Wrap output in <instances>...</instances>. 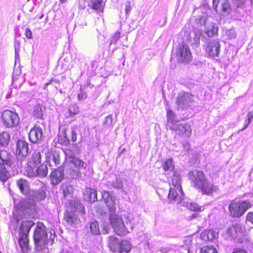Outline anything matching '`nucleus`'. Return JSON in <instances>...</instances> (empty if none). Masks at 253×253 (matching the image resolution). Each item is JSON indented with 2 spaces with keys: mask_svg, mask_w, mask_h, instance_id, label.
Returning a JSON list of instances; mask_svg holds the SVG:
<instances>
[{
  "mask_svg": "<svg viewBox=\"0 0 253 253\" xmlns=\"http://www.w3.org/2000/svg\"><path fill=\"white\" fill-rule=\"evenodd\" d=\"M64 154L65 155V159L68 163L73 161L76 157L75 155L79 153V148L78 146L74 144L72 145L69 148H65L63 149Z\"/></svg>",
  "mask_w": 253,
  "mask_h": 253,
  "instance_id": "obj_19",
  "label": "nucleus"
},
{
  "mask_svg": "<svg viewBox=\"0 0 253 253\" xmlns=\"http://www.w3.org/2000/svg\"><path fill=\"white\" fill-rule=\"evenodd\" d=\"M41 160L42 156L40 152L35 151L33 154L28 163L30 165L37 167V166L41 164Z\"/></svg>",
  "mask_w": 253,
  "mask_h": 253,
  "instance_id": "obj_30",
  "label": "nucleus"
},
{
  "mask_svg": "<svg viewBox=\"0 0 253 253\" xmlns=\"http://www.w3.org/2000/svg\"><path fill=\"white\" fill-rule=\"evenodd\" d=\"M77 130L78 127L75 126L63 128L62 129L60 128L61 136L64 138V142H62V143L68 145L70 144V141L73 142H76L77 140Z\"/></svg>",
  "mask_w": 253,
  "mask_h": 253,
  "instance_id": "obj_10",
  "label": "nucleus"
},
{
  "mask_svg": "<svg viewBox=\"0 0 253 253\" xmlns=\"http://www.w3.org/2000/svg\"><path fill=\"white\" fill-rule=\"evenodd\" d=\"M170 249L169 247H161L160 248V251L163 253H166L170 251Z\"/></svg>",
  "mask_w": 253,
  "mask_h": 253,
  "instance_id": "obj_62",
  "label": "nucleus"
},
{
  "mask_svg": "<svg viewBox=\"0 0 253 253\" xmlns=\"http://www.w3.org/2000/svg\"><path fill=\"white\" fill-rule=\"evenodd\" d=\"M125 11L126 15H127L129 13L131 10V2L129 0H127L125 2Z\"/></svg>",
  "mask_w": 253,
  "mask_h": 253,
  "instance_id": "obj_56",
  "label": "nucleus"
},
{
  "mask_svg": "<svg viewBox=\"0 0 253 253\" xmlns=\"http://www.w3.org/2000/svg\"><path fill=\"white\" fill-rule=\"evenodd\" d=\"M176 55L181 62L189 63L192 60V54L188 45L183 42L178 46Z\"/></svg>",
  "mask_w": 253,
  "mask_h": 253,
  "instance_id": "obj_12",
  "label": "nucleus"
},
{
  "mask_svg": "<svg viewBox=\"0 0 253 253\" xmlns=\"http://www.w3.org/2000/svg\"><path fill=\"white\" fill-rule=\"evenodd\" d=\"M89 227L90 231L92 234L95 235H98L100 234V231L97 221H94L91 222Z\"/></svg>",
  "mask_w": 253,
  "mask_h": 253,
  "instance_id": "obj_43",
  "label": "nucleus"
},
{
  "mask_svg": "<svg viewBox=\"0 0 253 253\" xmlns=\"http://www.w3.org/2000/svg\"><path fill=\"white\" fill-rule=\"evenodd\" d=\"M240 8L233 6L232 13L230 14L231 18L235 20L241 21L243 17V12L241 11Z\"/></svg>",
  "mask_w": 253,
  "mask_h": 253,
  "instance_id": "obj_36",
  "label": "nucleus"
},
{
  "mask_svg": "<svg viewBox=\"0 0 253 253\" xmlns=\"http://www.w3.org/2000/svg\"><path fill=\"white\" fill-rule=\"evenodd\" d=\"M251 207V204L249 201L232 202L229 206V210L232 216L238 217L243 215Z\"/></svg>",
  "mask_w": 253,
  "mask_h": 253,
  "instance_id": "obj_8",
  "label": "nucleus"
},
{
  "mask_svg": "<svg viewBox=\"0 0 253 253\" xmlns=\"http://www.w3.org/2000/svg\"><path fill=\"white\" fill-rule=\"evenodd\" d=\"M247 119L245 120L244 122V127L240 129L239 131H243L245 129H246L249 125L250 124V123L252 122V121L253 120V111H251L247 114Z\"/></svg>",
  "mask_w": 253,
  "mask_h": 253,
  "instance_id": "obj_45",
  "label": "nucleus"
},
{
  "mask_svg": "<svg viewBox=\"0 0 253 253\" xmlns=\"http://www.w3.org/2000/svg\"><path fill=\"white\" fill-rule=\"evenodd\" d=\"M162 167L165 171H172L174 169V164L172 158L167 160L163 164Z\"/></svg>",
  "mask_w": 253,
  "mask_h": 253,
  "instance_id": "obj_41",
  "label": "nucleus"
},
{
  "mask_svg": "<svg viewBox=\"0 0 253 253\" xmlns=\"http://www.w3.org/2000/svg\"><path fill=\"white\" fill-rule=\"evenodd\" d=\"M168 123L167 126L171 129L178 122L175 120L176 116L174 113L171 110L169 109L167 111V114Z\"/></svg>",
  "mask_w": 253,
  "mask_h": 253,
  "instance_id": "obj_29",
  "label": "nucleus"
},
{
  "mask_svg": "<svg viewBox=\"0 0 253 253\" xmlns=\"http://www.w3.org/2000/svg\"><path fill=\"white\" fill-rule=\"evenodd\" d=\"M69 172V176L72 178H77L81 174L80 171L75 169H70Z\"/></svg>",
  "mask_w": 253,
  "mask_h": 253,
  "instance_id": "obj_51",
  "label": "nucleus"
},
{
  "mask_svg": "<svg viewBox=\"0 0 253 253\" xmlns=\"http://www.w3.org/2000/svg\"><path fill=\"white\" fill-rule=\"evenodd\" d=\"M12 156L5 150L0 151V165L10 167L12 164Z\"/></svg>",
  "mask_w": 253,
  "mask_h": 253,
  "instance_id": "obj_24",
  "label": "nucleus"
},
{
  "mask_svg": "<svg viewBox=\"0 0 253 253\" xmlns=\"http://www.w3.org/2000/svg\"><path fill=\"white\" fill-rule=\"evenodd\" d=\"M25 36L28 39H32V33L29 28H27L25 30Z\"/></svg>",
  "mask_w": 253,
  "mask_h": 253,
  "instance_id": "obj_60",
  "label": "nucleus"
},
{
  "mask_svg": "<svg viewBox=\"0 0 253 253\" xmlns=\"http://www.w3.org/2000/svg\"><path fill=\"white\" fill-rule=\"evenodd\" d=\"M108 238L110 248L114 252L128 253L130 251V244L127 241L124 240L120 242L116 237L110 236Z\"/></svg>",
  "mask_w": 253,
  "mask_h": 253,
  "instance_id": "obj_5",
  "label": "nucleus"
},
{
  "mask_svg": "<svg viewBox=\"0 0 253 253\" xmlns=\"http://www.w3.org/2000/svg\"><path fill=\"white\" fill-rule=\"evenodd\" d=\"M226 35L230 39H233L236 37V32L234 28L230 29L226 31Z\"/></svg>",
  "mask_w": 253,
  "mask_h": 253,
  "instance_id": "obj_52",
  "label": "nucleus"
},
{
  "mask_svg": "<svg viewBox=\"0 0 253 253\" xmlns=\"http://www.w3.org/2000/svg\"><path fill=\"white\" fill-rule=\"evenodd\" d=\"M10 140V135L7 132H3L0 134V144L2 146H7Z\"/></svg>",
  "mask_w": 253,
  "mask_h": 253,
  "instance_id": "obj_40",
  "label": "nucleus"
},
{
  "mask_svg": "<svg viewBox=\"0 0 253 253\" xmlns=\"http://www.w3.org/2000/svg\"><path fill=\"white\" fill-rule=\"evenodd\" d=\"M170 129L177 132L179 135L188 137L191 134L192 129L189 124L187 123H179L176 124Z\"/></svg>",
  "mask_w": 253,
  "mask_h": 253,
  "instance_id": "obj_15",
  "label": "nucleus"
},
{
  "mask_svg": "<svg viewBox=\"0 0 253 253\" xmlns=\"http://www.w3.org/2000/svg\"><path fill=\"white\" fill-rule=\"evenodd\" d=\"M232 253H247V252L244 249H236L234 250Z\"/></svg>",
  "mask_w": 253,
  "mask_h": 253,
  "instance_id": "obj_61",
  "label": "nucleus"
},
{
  "mask_svg": "<svg viewBox=\"0 0 253 253\" xmlns=\"http://www.w3.org/2000/svg\"><path fill=\"white\" fill-rule=\"evenodd\" d=\"M45 108L39 103L36 104L34 107L33 115L37 119H42Z\"/></svg>",
  "mask_w": 253,
  "mask_h": 253,
  "instance_id": "obj_31",
  "label": "nucleus"
},
{
  "mask_svg": "<svg viewBox=\"0 0 253 253\" xmlns=\"http://www.w3.org/2000/svg\"><path fill=\"white\" fill-rule=\"evenodd\" d=\"M200 253H217V251L212 246H206L201 248Z\"/></svg>",
  "mask_w": 253,
  "mask_h": 253,
  "instance_id": "obj_48",
  "label": "nucleus"
},
{
  "mask_svg": "<svg viewBox=\"0 0 253 253\" xmlns=\"http://www.w3.org/2000/svg\"><path fill=\"white\" fill-rule=\"evenodd\" d=\"M79 113V107L76 104H73L70 105L68 109V112L65 114V117L67 118H69L78 114Z\"/></svg>",
  "mask_w": 253,
  "mask_h": 253,
  "instance_id": "obj_37",
  "label": "nucleus"
},
{
  "mask_svg": "<svg viewBox=\"0 0 253 253\" xmlns=\"http://www.w3.org/2000/svg\"><path fill=\"white\" fill-rule=\"evenodd\" d=\"M202 35V33L200 31H196L194 32V36L193 38V41L192 43L197 46L200 43V37Z\"/></svg>",
  "mask_w": 253,
  "mask_h": 253,
  "instance_id": "obj_47",
  "label": "nucleus"
},
{
  "mask_svg": "<svg viewBox=\"0 0 253 253\" xmlns=\"http://www.w3.org/2000/svg\"><path fill=\"white\" fill-rule=\"evenodd\" d=\"M102 198L107 204L110 211L112 213L115 212L116 210L115 203L110 193L106 191L102 192Z\"/></svg>",
  "mask_w": 253,
  "mask_h": 253,
  "instance_id": "obj_22",
  "label": "nucleus"
},
{
  "mask_svg": "<svg viewBox=\"0 0 253 253\" xmlns=\"http://www.w3.org/2000/svg\"><path fill=\"white\" fill-rule=\"evenodd\" d=\"M49 233L50 237L48 238L46 227L42 222L37 223L33 235L35 249L37 251L44 250L50 241H51V244H52L55 237V231L51 230Z\"/></svg>",
  "mask_w": 253,
  "mask_h": 253,
  "instance_id": "obj_2",
  "label": "nucleus"
},
{
  "mask_svg": "<svg viewBox=\"0 0 253 253\" xmlns=\"http://www.w3.org/2000/svg\"><path fill=\"white\" fill-rule=\"evenodd\" d=\"M10 177V173L6 169V166L0 165V181L4 183Z\"/></svg>",
  "mask_w": 253,
  "mask_h": 253,
  "instance_id": "obj_34",
  "label": "nucleus"
},
{
  "mask_svg": "<svg viewBox=\"0 0 253 253\" xmlns=\"http://www.w3.org/2000/svg\"><path fill=\"white\" fill-rule=\"evenodd\" d=\"M120 32H117L114 34V35L111 37L110 41V45H112L113 44H114L117 42V41L120 39Z\"/></svg>",
  "mask_w": 253,
  "mask_h": 253,
  "instance_id": "obj_53",
  "label": "nucleus"
},
{
  "mask_svg": "<svg viewBox=\"0 0 253 253\" xmlns=\"http://www.w3.org/2000/svg\"><path fill=\"white\" fill-rule=\"evenodd\" d=\"M20 42L19 41H15V42L14 43L15 50H20Z\"/></svg>",
  "mask_w": 253,
  "mask_h": 253,
  "instance_id": "obj_63",
  "label": "nucleus"
},
{
  "mask_svg": "<svg viewBox=\"0 0 253 253\" xmlns=\"http://www.w3.org/2000/svg\"><path fill=\"white\" fill-rule=\"evenodd\" d=\"M201 237L205 241H212L217 238L218 233L212 230H208L203 232Z\"/></svg>",
  "mask_w": 253,
  "mask_h": 253,
  "instance_id": "obj_27",
  "label": "nucleus"
},
{
  "mask_svg": "<svg viewBox=\"0 0 253 253\" xmlns=\"http://www.w3.org/2000/svg\"><path fill=\"white\" fill-rule=\"evenodd\" d=\"M207 22V18L205 16H202L199 19L198 23L200 25H205Z\"/></svg>",
  "mask_w": 253,
  "mask_h": 253,
  "instance_id": "obj_59",
  "label": "nucleus"
},
{
  "mask_svg": "<svg viewBox=\"0 0 253 253\" xmlns=\"http://www.w3.org/2000/svg\"><path fill=\"white\" fill-rule=\"evenodd\" d=\"M187 208L192 211H201L203 210V207L199 206L196 203H189L187 205Z\"/></svg>",
  "mask_w": 253,
  "mask_h": 253,
  "instance_id": "obj_46",
  "label": "nucleus"
},
{
  "mask_svg": "<svg viewBox=\"0 0 253 253\" xmlns=\"http://www.w3.org/2000/svg\"><path fill=\"white\" fill-rule=\"evenodd\" d=\"M86 97L87 95L85 92L83 91L82 86H81L80 87V92L78 95V99L79 101H84L86 98Z\"/></svg>",
  "mask_w": 253,
  "mask_h": 253,
  "instance_id": "obj_54",
  "label": "nucleus"
},
{
  "mask_svg": "<svg viewBox=\"0 0 253 253\" xmlns=\"http://www.w3.org/2000/svg\"><path fill=\"white\" fill-rule=\"evenodd\" d=\"M72 187L66 184L61 185V190L65 198L71 196L72 192Z\"/></svg>",
  "mask_w": 253,
  "mask_h": 253,
  "instance_id": "obj_44",
  "label": "nucleus"
},
{
  "mask_svg": "<svg viewBox=\"0 0 253 253\" xmlns=\"http://www.w3.org/2000/svg\"><path fill=\"white\" fill-rule=\"evenodd\" d=\"M35 225L31 220L22 221L19 227L18 244L22 253H26L29 250L28 238L31 228Z\"/></svg>",
  "mask_w": 253,
  "mask_h": 253,
  "instance_id": "obj_3",
  "label": "nucleus"
},
{
  "mask_svg": "<svg viewBox=\"0 0 253 253\" xmlns=\"http://www.w3.org/2000/svg\"><path fill=\"white\" fill-rule=\"evenodd\" d=\"M109 220L110 224L117 234L125 235L128 232L123 219L119 215L111 214L109 216Z\"/></svg>",
  "mask_w": 253,
  "mask_h": 253,
  "instance_id": "obj_9",
  "label": "nucleus"
},
{
  "mask_svg": "<svg viewBox=\"0 0 253 253\" xmlns=\"http://www.w3.org/2000/svg\"><path fill=\"white\" fill-rule=\"evenodd\" d=\"M69 163L74 165L75 168L85 169L87 167V164L78 158L74 159L73 161H71Z\"/></svg>",
  "mask_w": 253,
  "mask_h": 253,
  "instance_id": "obj_39",
  "label": "nucleus"
},
{
  "mask_svg": "<svg viewBox=\"0 0 253 253\" xmlns=\"http://www.w3.org/2000/svg\"><path fill=\"white\" fill-rule=\"evenodd\" d=\"M46 161L51 166H57L60 163V152L55 149H51L46 154Z\"/></svg>",
  "mask_w": 253,
  "mask_h": 253,
  "instance_id": "obj_17",
  "label": "nucleus"
},
{
  "mask_svg": "<svg viewBox=\"0 0 253 253\" xmlns=\"http://www.w3.org/2000/svg\"><path fill=\"white\" fill-rule=\"evenodd\" d=\"M2 125L6 128H12L18 125L20 119L18 115L9 110L4 111L1 116Z\"/></svg>",
  "mask_w": 253,
  "mask_h": 253,
  "instance_id": "obj_7",
  "label": "nucleus"
},
{
  "mask_svg": "<svg viewBox=\"0 0 253 253\" xmlns=\"http://www.w3.org/2000/svg\"><path fill=\"white\" fill-rule=\"evenodd\" d=\"M37 205L34 202L24 200L21 201L18 206L17 215H15L14 220L18 224L21 218L26 216L33 217L36 213Z\"/></svg>",
  "mask_w": 253,
  "mask_h": 253,
  "instance_id": "obj_4",
  "label": "nucleus"
},
{
  "mask_svg": "<svg viewBox=\"0 0 253 253\" xmlns=\"http://www.w3.org/2000/svg\"><path fill=\"white\" fill-rule=\"evenodd\" d=\"M64 170L62 168L59 167L54 169L50 174V179L53 185L60 183L64 178Z\"/></svg>",
  "mask_w": 253,
  "mask_h": 253,
  "instance_id": "obj_21",
  "label": "nucleus"
},
{
  "mask_svg": "<svg viewBox=\"0 0 253 253\" xmlns=\"http://www.w3.org/2000/svg\"><path fill=\"white\" fill-rule=\"evenodd\" d=\"M113 122V117L111 115H108L105 118V121L103 123L104 125H106L107 126H110Z\"/></svg>",
  "mask_w": 253,
  "mask_h": 253,
  "instance_id": "obj_55",
  "label": "nucleus"
},
{
  "mask_svg": "<svg viewBox=\"0 0 253 253\" xmlns=\"http://www.w3.org/2000/svg\"><path fill=\"white\" fill-rule=\"evenodd\" d=\"M206 33L209 37H213L215 35L217 34L218 28L215 25L212 23L211 24L209 29H206Z\"/></svg>",
  "mask_w": 253,
  "mask_h": 253,
  "instance_id": "obj_42",
  "label": "nucleus"
},
{
  "mask_svg": "<svg viewBox=\"0 0 253 253\" xmlns=\"http://www.w3.org/2000/svg\"><path fill=\"white\" fill-rule=\"evenodd\" d=\"M183 197V192L182 189L178 190L176 188L170 187L168 197L169 200L174 201L178 203L181 202Z\"/></svg>",
  "mask_w": 253,
  "mask_h": 253,
  "instance_id": "obj_20",
  "label": "nucleus"
},
{
  "mask_svg": "<svg viewBox=\"0 0 253 253\" xmlns=\"http://www.w3.org/2000/svg\"><path fill=\"white\" fill-rule=\"evenodd\" d=\"M37 176L41 177H45L48 173V169L46 165L41 164L38 168L36 167Z\"/></svg>",
  "mask_w": 253,
  "mask_h": 253,
  "instance_id": "obj_38",
  "label": "nucleus"
},
{
  "mask_svg": "<svg viewBox=\"0 0 253 253\" xmlns=\"http://www.w3.org/2000/svg\"><path fill=\"white\" fill-rule=\"evenodd\" d=\"M30 153L29 144L22 140H18L16 143L15 155L18 160L25 159Z\"/></svg>",
  "mask_w": 253,
  "mask_h": 253,
  "instance_id": "obj_13",
  "label": "nucleus"
},
{
  "mask_svg": "<svg viewBox=\"0 0 253 253\" xmlns=\"http://www.w3.org/2000/svg\"><path fill=\"white\" fill-rule=\"evenodd\" d=\"M105 186L111 189L114 188L116 190H121L122 192H124L123 179L117 175L115 176V178L108 180L105 182Z\"/></svg>",
  "mask_w": 253,
  "mask_h": 253,
  "instance_id": "obj_18",
  "label": "nucleus"
},
{
  "mask_svg": "<svg viewBox=\"0 0 253 253\" xmlns=\"http://www.w3.org/2000/svg\"><path fill=\"white\" fill-rule=\"evenodd\" d=\"M182 145L184 146L186 151H187L189 149L190 146L187 142H183L182 143Z\"/></svg>",
  "mask_w": 253,
  "mask_h": 253,
  "instance_id": "obj_64",
  "label": "nucleus"
},
{
  "mask_svg": "<svg viewBox=\"0 0 253 253\" xmlns=\"http://www.w3.org/2000/svg\"><path fill=\"white\" fill-rule=\"evenodd\" d=\"M232 7L229 0H221L220 2L219 10L227 15H230L232 13Z\"/></svg>",
  "mask_w": 253,
  "mask_h": 253,
  "instance_id": "obj_28",
  "label": "nucleus"
},
{
  "mask_svg": "<svg viewBox=\"0 0 253 253\" xmlns=\"http://www.w3.org/2000/svg\"><path fill=\"white\" fill-rule=\"evenodd\" d=\"M85 200L90 203H94L97 201V191L91 188H86L84 192Z\"/></svg>",
  "mask_w": 253,
  "mask_h": 253,
  "instance_id": "obj_23",
  "label": "nucleus"
},
{
  "mask_svg": "<svg viewBox=\"0 0 253 253\" xmlns=\"http://www.w3.org/2000/svg\"><path fill=\"white\" fill-rule=\"evenodd\" d=\"M221 0H212V7L216 12H218V4L220 5Z\"/></svg>",
  "mask_w": 253,
  "mask_h": 253,
  "instance_id": "obj_57",
  "label": "nucleus"
},
{
  "mask_svg": "<svg viewBox=\"0 0 253 253\" xmlns=\"http://www.w3.org/2000/svg\"><path fill=\"white\" fill-rule=\"evenodd\" d=\"M246 220L253 224V211L249 212L246 216Z\"/></svg>",
  "mask_w": 253,
  "mask_h": 253,
  "instance_id": "obj_58",
  "label": "nucleus"
},
{
  "mask_svg": "<svg viewBox=\"0 0 253 253\" xmlns=\"http://www.w3.org/2000/svg\"><path fill=\"white\" fill-rule=\"evenodd\" d=\"M64 219L68 223L71 225L77 223L78 218L75 213L73 212L66 211L64 214Z\"/></svg>",
  "mask_w": 253,
  "mask_h": 253,
  "instance_id": "obj_35",
  "label": "nucleus"
},
{
  "mask_svg": "<svg viewBox=\"0 0 253 253\" xmlns=\"http://www.w3.org/2000/svg\"><path fill=\"white\" fill-rule=\"evenodd\" d=\"M233 6L243 9L246 3L245 0H231Z\"/></svg>",
  "mask_w": 253,
  "mask_h": 253,
  "instance_id": "obj_49",
  "label": "nucleus"
},
{
  "mask_svg": "<svg viewBox=\"0 0 253 253\" xmlns=\"http://www.w3.org/2000/svg\"><path fill=\"white\" fill-rule=\"evenodd\" d=\"M239 228L237 225H233L232 227L229 228L227 230V233L233 237H235L237 234Z\"/></svg>",
  "mask_w": 253,
  "mask_h": 253,
  "instance_id": "obj_50",
  "label": "nucleus"
},
{
  "mask_svg": "<svg viewBox=\"0 0 253 253\" xmlns=\"http://www.w3.org/2000/svg\"><path fill=\"white\" fill-rule=\"evenodd\" d=\"M171 184L172 185L170 187L176 188L178 190L182 189L180 175L176 171L173 172V175L171 180Z\"/></svg>",
  "mask_w": 253,
  "mask_h": 253,
  "instance_id": "obj_32",
  "label": "nucleus"
},
{
  "mask_svg": "<svg viewBox=\"0 0 253 253\" xmlns=\"http://www.w3.org/2000/svg\"><path fill=\"white\" fill-rule=\"evenodd\" d=\"M88 4L91 8L95 10L97 12H102L104 6V2L102 0H89Z\"/></svg>",
  "mask_w": 253,
  "mask_h": 253,
  "instance_id": "obj_26",
  "label": "nucleus"
},
{
  "mask_svg": "<svg viewBox=\"0 0 253 253\" xmlns=\"http://www.w3.org/2000/svg\"><path fill=\"white\" fill-rule=\"evenodd\" d=\"M43 131L41 127L35 125L29 133L30 141L33 143H37L41 142L43 139Z\"/></svg>",
  "mask_w": 253,
  "mask_h": 253,
  "instance_id": "obj_16",
  "label": "nucleus"
},
{
  "mask_svg": "<svg viewBox=\"0 0 253 253\" xmlns=\"http://www.w3.org/2000/svg\"><path fill=\"white\" fill-rule=\"evenodd\" d=\"M188 176L191 185L203 194L211 195L217 189L213 181L210 180L202 170H191L188 173Z\"/></svg>",
  "mask_w": 253,
  "mask_h": 253,
  "instance_id": "obj_1",
  "label": "nucleus"
},
{
  "mask_svg": "<svg viewBox=\"0 0 253 253\" xmlns=\"http://www.w3.org/2000/svg\"><path fill=\"white\" fill-rule=\"evenodd\" d=\"M194 101V97L193 94L189 92L183 91L178 93L175 103L177 110H183L189 107Z\"/></svg>",
  "mask_w": 253,
  "mask_h": 253,
  "instance_id": "obj_6",
  "label": "nucleus"
},
{
  "mask_svg": "<svg viewBox=\"0 0 253 253\" xmlns=\"http://www.w3.org/2000/svg\"><path fill=\"white\" fill-rule=\"evenodd\" d=\"M16 184L20 192L27 196L31 190L29 182L25 179L20 178L17 180Z\"/></svg>",
  "mask_w": 253,
  "mask_h": 253,
  "instance_id": "obj_25",
  "label": "nucleus"
},
{
  "mask_svg": "<svg viewBox=\"0 0 253 253\" xmlns=\"http://www.w3.org/2000/svg\"><path fill=\"white\" fill-rule=\"evenodd\" d=\"M220 49V44L216 40H210L206 47V52L210 56L217 57L219 55Z\"/></svg>",
  "mask_w": 253,
  "mask_h": 253,
  "instance_id": "obj_14",
  "label": "nucleus"
},
{
  "mask_svg": "<svg viewBox=\"0 0 253 253\" xmlns=\"http://www.w3.org/2000/svg\"><path fill=\"white\" fill-rule=\"evenodd\" d=\"M39 184V188L37 190H31L29 192L27 197L32 202H40L43 200L46 196V187L44 184L41 181H38Z\"/></svg>",
  "mask_w": 253,
  "mask_h": 253,
  "instance_id": "obj_11",
  "label": "nucleus"
},
{
  "mask_svg": "<svg viewBox=\"0 0 253 253\" xmlns=\"http://www.w3.org/2000/svg\"><path fill=\"white\" fill-rule=\"evenodd\" d=\"M36 167H37L27 163V166L25 168L24 175L30 178L36 177L37 176Z\"/></svg>",
  "mask_w": 253,
  "mask_h": 253,
  "instance_id": "obj_33",
  "label": "nucleus"
}]
</instances>
